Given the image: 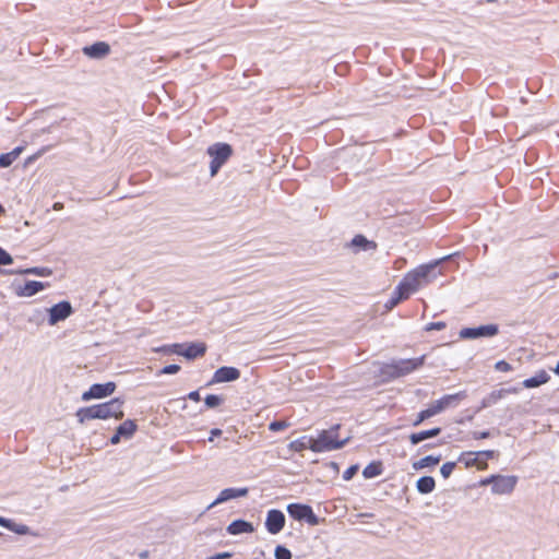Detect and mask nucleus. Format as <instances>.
<instances>
[{"mask_svg":"<svg viewBox=\"0 0 559 559\" xmlns=\"http://www.w3.org/2000/svg\"><path fill=\"white\" fill-rule=\"evenodd\" d=\"M439 263L440 261H435L423 264L406 273L399 284L400 290L404 292V297H409L412 294L432 283L440 274L436 271Z\"/></svg>","mask_w":559,"mask_h":559,"instance_id":"obj_1","label":"nucleus"},{"mask_svg":"<svg viewBox=\"0 0 559 559\" xmlns=\"http://www.w3.org/2000/svg\"><path fill=\"white\" fill-rule=\"evenodd\" d=\"M122 404L123 402L119 399H112L106 403L80 408L76 412V417L81 424L91 419H121L124 415Z\"/></svg>","mask_w":559,"mask_h":559,"instance_id":"obj_2","label":"nucleus"},{"mask_svg":"<svg viewBox=\"0 0 559 559\" xmlns=\"http://www.w3.org/2000/svg\"><path fill=\"white\" fill-rule=\"evenodd\" d=\"M338 428L340 425H335L328 430L320 431L317 438H312L313 443L310 445V450L320 453L343 448L349 438L340 440L336 433Z\"/></svg>","mask_w":559,"mask_h":559,"instance_id":"obj_3","label":"nucleus"},{"mask_svg":"<svg viewBox=\"0 0 559 559\" xmlns=\"http://www.w3.org/2000/svg\"><path fill=\"white\" fill-rule=\"evenodd\" d=\"M206 153L211 157V177H214L218 173L219 168L229 159L233 154V150L227 143H215L207 147Z\"/></svg>","mask_w":559,"mask_h":559,"instance_id":"obj_4","label":"nucleus"},{"mask_svg":"<svg viewBox=\"0 0 559 559\" xmlns=\"http://www.w3.org/2000/svg\"><path fill=\"white\" fill-rule=\"evenodd\" d=\"M425 356L412 359H400L386 366V372L392 377H404L424 365Z\"/></svg>","mask_w":559,"mask_h":559,"instance_id":"obj_5","label":"nucleus"},{"mask_svg":"<svg viewBox=\"0 0 559 559\" xmlns=\"http://www.w3.org/2000/svg\"><path fill=\"white\" fill-rule=\"evenodd\" d=\"M467 397L466 391H460L454 394L443 395L441 399L433 401L428 407L431 417L441 414L447 408L455 407L461 401Z\"/></svg>","mask_w":559,"mask_h":559,"instance_id":"obj_6","label":"nucleus"},{"mask_svg":"<svg viewBox=\"0 0 559 559\" xmlns=\"http://www.w3.org/2000/svg\"><path fill=\"white\" fill-rule=\"evenodd\" d=\"M288 514L297 521H306L310 525H318L319 519L313 513L312 508L307 504L290 503L287 506Z\"/></svg>","mask_w":559,"mask_h":559,"instance_id":"obj_7","label":"nucleus"},{"mask_svg":"<svg viewBox=\"0 0 559 559\" xmlns=\"http://www.w3.org/2000/svg\"><path fill=\"white\" fill-rule=\"evenodd\" d=\"M49 314V325H56L60 321H64L73 313V308L69 301H60L47 309Z\"/></svg>","mask_w":559,"mask_h":559,"instance_id":"obj_8","label":"nucleus"},{"mask_svg":"<svg viewBox=\"0 0 559 559\" xmlns=\"http://www.w3.org/2000/svg\"><path fill=\"white\" fill-rule=\"evenodd\" d=\"M499 332L497 324L480 325L478 328H465L460 331L461 338L491 337Z\"/></svg>","mask_w":559,"mask_h":559,"instance_id":"obj_9","label":"nucleus"},{"mask_svg":"<svg viewBox=\"0 0 559 559\" xmlns=\"http://www.w3.org/2000/svg\"><path fill=\"white\" fill-rule=\"evenodd\" d=\"M116 390V384L114 382L107 383H95L93 384L88 391L82 394V400L87 402L93 399H103L111 395Z\"/></svg>","mask_w":559,"mask_h":559,"instance_id":"obj_10","label":"nucleus"},{"mask_svg":"<svg viewBox=\"0 0 559 559\" xmlns=\"http://www.w3.org/2000/svg\"><path fill=\"white\" fill-rule=\"evenodd\" d=\"M516 483V476L496 475L495 485L491 487V491L495 495H509L514 490Z\"/></svg>","mask_w":559,"mask_h":559,"instance_id":"obj_11","label":"nucleus"},{"mask_svg":"<svg viewBox=\"0 0 559 559\" xmlns=\"http://www.w3.org/2000/svg\"><path fill=\"white\" fill-rule=\"evenodd\" d=\"M516 393H519V389L514 388V386L508 388V389L495 390L481 400L480 405L477 408V412L497 404L500 400L506 397L508 394H516Z\"/></svg>","mask_w":559,"mask_h":559,"instance_id":"obj_12","label":"nucleus"},{"mask_svg":"<svg viewBox=\"0 0 559 559\" xmlns=\"http://www.w3.org/2000/svg\"><path fill=\"white\" fill-rule=\"evenodd\" d=\"M285 525V515L280 510H270L266 515L265 527L269 533L275 535L280 533Z\"/></svg>","mask_w":559,"mask_h":559,"instance_id":"obj_13","label":"nucleus"},{"mask_svg":"<svg viewBox=\"0 0 559 559\" xmlns=\"http://www.w3.org/2000/svg\"><path fill=\"white\" fill-rule=\"evenodd\" d=\"M240 378V371L235 367H221L214 374L210 384L236 381Z\"/></svg>","mask_w":559,"mask_h":559,"instance_id":"obj_14","label":"nucleus"},{"mask_svg":"<svg viewBox=\"0 0 559 559\" xmlns=\"http://www.w3.org/2000/svg\"><path fill=\"white\" fill-rule=\"evenodd\" d=\"M248 495V488H226L223 489L218 497L207 507V510L214 508L215 506H218L221 503H224L226 501H229L231 499L246 497Z\"/></svg>","mask_w":559,"mask_h":559,"instance_id":"obj_15","label":"nucleus"},{"mask_svg":"<svg viewBox=\"0 0 559 559\" xmlns=\"http://www.w3.org/2000/svg\"><path fill=\"white\" fill-rule=\"evenodd\" d=\"M48 286H49V284H47V283L37 282V281H28L23 286H20L16 289V295H19L21 297H32Z\"/></svg>","mask_w":559,"mask_h":559,"instance_id":"obj_16","label":"nucleus"},{"mask_svg":"<svg viewBox=\"0 0 559 559\" xmlns=\"http://www.w3.org/2000/svg\"><path fill=\"white\" fill-rule=\"evenodd\" d=\"M459 461L464 463L466 467L477 466L478 469H486L487 468V462L485 460H481L480 454L478 452H463Z\"/></svg>","mask_w":559,"mask_h":559,"instance_id":"obj_17","label":"nucleus"},{"mask_svg":"<svg viewBox=\"0 0 559 559\" xmlns=\"http://www.w3.org/2000/svg\"><path fill=\"white\" fill-rule=\"evenodd\" d=\"M110 51V47L105 41H97L91 46H86L83 48L84 55L90 58L100 59L106 57Z\"/></svg>","mask_w":559,"mask_h":559,"instance_id":"obj_18","label":"nucleus"},{"mask_svg":"<svg viewBox=\"0 0 559 559\" xmlns=\"http://www.w3.org/2000/svg\"><path fill=\"white\" fill-rule=\"evenodd\" d=\"M251 532H253L252 524L243 520H236L227 526V533L230 535H238Z\"/></svg>","mask_w":559,"mask_h":559,"instance_id":"obj_19","label":"nucleus"},{"mask_svg":"<svg viewBox=\"0 0 559 559\" xmlns=\"http://www.w3.org/2000/svg\"><path fill=\"white\" fill-rule=\"evenodd\" d=\"M440 432H441V428H439V427H436V428H432L429 430L419 431V432H414L409 436V441L413 445H415L426 439L439 436Z\"/></svg>","mask_w":559,"mask_h":559,"instance_id":"obj_20","label":"nucleus"},{"mask_svg":"<svg viewBox=\"0 0 559 559\" xmlns=\"http://www.w3.org/2000/svg\"><path fill=\"white\" fill-rule=\"evenodd\" d=\"M206 350V347L202 343H193L187 346V348L181 349V356H185L188 359H193L199 356H203Z\"/></svg>","mask_w":559,"mask_h":559,"instance_id":"obj_21","label":"nucleus"},{"mask_svg":"<svg viewBox=\"0 0 559 559\" xmlns=\"http://www.w3.org/2000/svg\"><path fill=\"white\" fill-rule=\"evenodd\" d=\"M550 377L549 374L542 370L538 373H536L534 377L525 379L523 381V386L527 389L537 388L544 383H547L549 381Z\"/></svg>","mask_w":559,"mask_h":559,"instance_id":"obj_22","label":"nucleus"},{"mask_svg":"<svg viewBox=\"0 0 559 559\" xmlns=\"http://www.w3.org/2000/svg\"><path fill=\"white\" fill-rule=\"evenodd\" d=\"M436 487V481L430 476L420 477L416 483V488L420 493H430Z\"/></svg>","mask_w":559,"mask_h":559,"instance_id":"obj_23","label":"nucleus"},{"mask_svg":"<svg viewBox=\"0 0 559 559\" xmlns=\"http://www.w3.org/2000/svg\"><path fill=\"white\" fill-rule=\"evenodd\" d=\"M440 460H441V456L427 455V456L414 462L413 468L418 471V469L426 468L428 466H435V465L439 464Z\"/></svg>","mask_w":559,"mask_h":559,"instance_id":"obj_24","label":"nucleus"},{"mask_svg":"<svg viewBox=\"0 0 559 559\" xmlns=\"http://www.w3.org/2000/svg\"><path fill=\"white\" fill-rule=\"evenodd\" d=\"M118 435L126 439H130L136 431V425L133 420H126L117 428Z\"/></svg>","mask_w":559,"mask_h":559,"instance_id":"obj_25","label":"nucleus"},{"mask_svg":"<svg viewBox=\"0 0 559 559\" xmlns=\"http://www.w3.org/2000/svg\"><path fill=\"white\" fill-rule=\"evenodd\" d=\"M313 443L312 437L307 438L302 437L300 439L294 440L289 443V449L296 452H301L306 449L310 450V445Z\"/></svg>","mask_w":559,"mask_h":559,"instance_id":"obj_26","label":"nucleus"},{"mask_svg":"<svg viewBox=\"0 0 559 559\" xmlns=\"http://www.w3.org/2000/svg\"><path fill=\"white\" fill-rule=\"evenodd\" d=\"M352 246L358 247L362 250L376 249V243L372 241H369L367 238H365L361 235H357L353 238Z\"/></svg>","mask_w":559,"mask_h":559,"instance_id":"obj_27","label":"nucleus"},{"mask_svg":"<svg viewBox=\"0 0 559 559\" xmlns=\"http://www.w3.org/2000/svg\"><path fill=\"white\" fill-rule=\"evenodd\" d=\"M408 297H404V292L403 290H400V286L397 285L394 293H393V296L391 297L390 300H388V302L385 304V308L388 310H391L393 309L395 306H397L402 300H405L407 299Z\"/></svg>","mask_w":559,"mask_h":559,"instance_id":"obj_28","label":"nucleus"},{"mask_svg":"<svg viewBox=\"0 0 559 559\" xmlns=\"http://www.w3.org/2000/svg\"><path fill=\"white\" fill-rule=\"evenodd\" d=\"M381 473V464L376 462L368 464L362 471V475L365 478H373L379 476Z\"/></svg>","mask_w":559,"mask_h":559,"instance_id":"obj_29","label":"nucleus"},{"mask_svg":"<svg viewBox=\"0 0 559 559\" xmlns=\"http://www.w3.org/2000/svg\"><path fill=\"white\" fill-rule=\"evenodd\" d=\"M17 274H32L36 276H50L52 274V271L48 267H29L25 270L16 271Z\"/></svg>","mask_w":559,"mask_h":559,"instance_id":"obj_30","label":"nucleus"},{"mask_svg":"<svg viewBox=\"0 0 559 559\" xmlns=\"http://www.w3.org/2000/svg\"><path fill=\"white\" fill-rule=\"evenodd\" d=\"M182 345L181 344H171V345H164L157 348H154V352L156 353H164V354H178L181 355Z\"/></svg>","mask_w":559,"mask_h":559,"instance_id":"obj_31","label":"nucleus"},{"mask_svg":"<svg viewBox=\"0 0 559 559\" xmlns=\"http://www.w3.org/2000/svg\"><path fill=\"white\" fill-rule=\"evenodd\" d=\"M8 530H10L11 532H14L19 535H27L31 533V530L27 525L21 524V523H15L13 521L11 522L10 527Z\"/></svg>","mask_w":559,"mask_h":559,"instance_id":"obj_32","label":"nucleus"},{"mask_svg":"<svg viewBox=\"0 0 559 559\" xmlns=\"http://www.w3.org/2000/svg\"><path fill=\"white\" fill-rule=\"evenodd\" d=\"M204 403L209 408H214L223 403V397L219 395L210 394L204 399Z\"/></svg>","mask_w":559,"mask_h":559,"instance_id":"obj_33","label":"nucleus"},{"mask_svg":"<svg viewBox=\"0 0 559 559\" xmlns=\"http://www.w3.org/2000/svg\"><path fill=\"white\" fill-rule=\"evenodd\" d=\"M274 556L276 559H292V552L284 546H277Z\"/></svg>","mask_w":559,"mask_h":559,"instance_id":"obj_34","label":"nucleus"},{"mask_svg":"<svg viewBox=\"0 0 559 559\" xmlns=\"http://www.w3.org/2000/svg\"><path fill=\"white\" fill-rule=\"evenodd\" d=\"M454 468H455L454 462H447L441 466L440 473L443 478H449L450 475L453 473Z\"/></svg>","mask_w":559,"mask_h":559,"instance_id":"obj_35","label":"nucleus"},{"mask_svg":"<svg viewBox=\"0 0 559 559\" xmlns=\"http://www.w3.org/2000/svg\"><path fill=\"white\" fill-rule=\"evenodd\" d=\"M15 160L14 156L9 152L0 155V167L7 168Z\"/></svg>","mask_w":559,"mask_h":559,"instance_id":"obj_36","label":"nucleus"},{"mask_svg":"<svg viewBox=\"0 0 559 559\" xmlns=\"http://www.w3.org/2000/svg\"><path fill=\"white\" fill-rule=\"evenodd\" d=\"M431 418V415L429 414L428 409H423L420 411L418 414H417V417L416 419L413 421V426L414 427H417L419 426L421 423H424L426 419H429Z\"/></svg>","mask_w":559,"mask_h":559,"instance_id":"obj_37","label":"nucleus"},{"mask_svg":"<svg viewBox=\"0 0 559 559\" xmlns=\"http://www.w3.org/2000/svg\"><path fill=\"white\" fill-rule=\"evenodd\" d=\"M287 427H288V424L284 420H275L269 425V429L274 432L282 431V430L286 429Z\"/></svg>","mask_w":559,"mask_h":559,"instance_id":"obj_38","label":"nucleus"},{"mask_svg":"<svg viewBox=\"0 0 559 559\" xmlns=\"http://www.w3.org/2000/svg\"><path fill=\"white\" fill-rule=\"evenodd\" d=\"M495 369L500 372H509L512 371V366L506 360H499L495 364Z\"/></svg>","mask_w":559,"mask_h":559,"instance_id":"obj_39","label":"nucleus"},{"mask_svg":"<svg viewBox=\"0 0 559 559\" xmlns=\"http://www.w3.org/2000/svg\"><path fill=\"white\" fill-rule=\"evenodd\" d=\"M13 262L12 257L0 247V265H8Z\"/></svg>","mask_w":559,"mask_h":559,"instance_id":"obj_40","label":"nucleus"},{"mask_svg":"<svg viewBox=\"0 0 559 559\" xmlns=\"http://www.w3.org/2000/svg\"><path fill=\"white\" fill-rule=\"evenodd\" d=\"M445 326H447L445 323L442 321L431 322L426 325L425 330L426 331H433V330L441 331V330L445 329Z\"/></svg>","mask_w":559,"mask_h":559,"instance_id":"obj_41","label":"nucleus"},{"mask_svg":"<svg viewBox=\"0 0 559 559\" xmlns=\"http://www.w3.org/2000/svg\"><path fill=\"white\" fill-rule=\"evenodd\" d=\"M179 370H180V366H179V365H168V366H165V367L160 370V373H163V374H175V373H177Z\"/></svg>","mask_w":559,"mask_h":559,"instance_id":"obj_42","label":"nucleus"},{"mask_svg":"<svg viewBox=\"0 0 559 559\" xmlns=\"http://www.w3.org/2000/svg\"><path fill=\"white\" fill-rule=\"evenodd\" d=\"M358 471V466L357 465H353V466H349L344 473H343V478L345 480H350L354 475L357 473Z\"/></svg>","mask_w":559,"mask_h":559,"instance_id":"obj_43","label":"nucleus"},{"mask_svg":"<svg viewBox=\"0 0 559 559\" xmlns=\"http://www.w3.org/2000/svg\"><path fill=\"white\" fill-rule=\"evenodd\" d=\"M490 436V432L489 431H474L472 432V437L473 439L475 440H479V439H486Z\"/></svg>","mask_w":559,"mask_h":559,"instance_id":"obj_44","label":"nucleus"},{"mask_svg":"<svg viewBox=\"0 0 559 559\" xmlns=\"http://www.w3.org/2000/svg\"><path fill=\"white\" fill-rule=\"evenodd\" d=\"M478 454H480L481 460H485L487 462L488 459L493 457L495 451H492V450L478 451Z\"/></svg>","mask_w":559,"mask_h":559,"instance_id":"obj_45","label":"nucleus"},{"mask_svg":"<svg viewBox=\"0 0 559 559\" xmlns=\"http://www.w3.org/2000/svg\"><path fill=\"white\" fill-rule=\"evenodd\" d=\"M496 475H491L480 480V486L495 485Z\"/></svg>","mask_w":559,"mask_h":559,"instance_id":"obj_46","label":"nucleus"},{"mask_svg":"<svg viewBox=\"0 0 559 559\" xmlns=\"http://www.w3.org/2000/svg\"><path fill=\"white\" fill-rule=\"evenodd\" d=\"M221 435H222V430L221 429H218V428L212 429L211 432H210L209 441L212 442L215 437H218Z\"/></svg>","mask_w":559,"mask_h":559,"instance_id":"obj_47","label":"nucleus"},{"mask_svg":"<svg viewBox=\"0 0 559 559\" xmlns=\"http://www.w3.org/2000/svg\"><path fill=\"white\" fill-rule=\"evenodd\" d=\"M188 399L191 400V401H194V402H199L200 401V394L198 391H192L188 394Z\"/></svg>","mask_w":559,"mask_h":559,"instance_id":"obj_48","label":"nucleus"},{"mask_svg":"<svg viewBox=\"0 0 559 559\" xmlns=\"http://www.w3.org/2000/svg\"><path fill=\"white\" fill-rule=\"evenodd\" d=\"M123 438L121 435H118V431L110 438L111 444H118L120 442V439Z\"/></svg>","mask_w":559,"mask_h":559,"instance_id":"obj_49","label":"nucleus"},{"mask_svg":"<svg viewBox=\"0 0 559 559\" xmlns=\"http://www.w3.org/2000/svg\"><path fill=\"white\" fill-rule=\"evenodd\" d=\"M231 555L229 552H219V554H216L215 556L211 557V559H227Z\"/></svg>","mask_w":559,"mask_h":559,"instance_id":"obj_50","label":"nucleus"},{"mask_svg":"<svg viewBox=\"0 0 559 559\" xmlns=\"http://www.w3.org/2000/svg\"><path fill=\"white\" fill-rule=\"evenodd\" d=\"M11 522H12V520H9V519H5L3 516H0V525L1 526L5 527V528H9Z\"/></svg>","mask_w":559,"mask_h":559,"instance_id":"obj_51","label":"nucleus"},{"mask_svg":"<svg viewBox=\"0 0 559 559\" xmlns=\"http://www.w3.org/2000/svg\"><path fill=\"white\" fill-rule=\"evenodd\" d=\"M23 146H17L15 147L13 151H11L10 153L14 156V158L16 159L20 154L23 152Z\"/></svg>","mask_w":559,"mask_h":559,"instance_id":"obj_52","label":"nucleus"},{"mask_svg":"<svg viewBox=\"0 0 559 559\" xmlns=\"http://www.w3.org/2000/svg\"><path fill=\"white\" fill-rule=\"evenodd\" d=\"M61 209H63V204H62V203H60V202H56V203L53 204V210L59 211V210H61Z\"/></svg>","mask_w":559,"mask_h":559,"instance_id":"obj_53","label":"nucleus"},{"mask_svg":"<svg viewBox=\"0 0 559 559\" xmlns=\"http://www.w3.org/2000/svg\"><path fill=\"white\" fill-rule=\"evenodd\" d=\"M555 373L559 374V362L557 364L556 368L554 369Z\"/></svg>","mask_w":559,"mask_h":559,"instance_id":"obj_54","label":"nucleus"},{"mask_svg":"<svg viewBox=\"0 0 559 559\" xmlns=\"http://www.w3.org/2000/svg\"><path fill=\"white\" fill-rule=\"evenodd\" d=\"M4 212H5L4 207L0 204V215L4 214Z\"/></svg>","mask_w":559,"mask_h":559,"instance_id":"obj_55","label":"nucleus"},{"mask_svg":"<svg viewBox=\"0 0 559 559\" xmlns=\"http://www.w3.org/2000/svg\"><path fill=\"white\" fill-rule=\"evenodd\" d=\"M146 556H147L146 552L141 554V558H146Z\"/></svg>","mask_w":559,"mask_h":559,"instance_id":"obj_56","label":"nucleus"}]
</instances>
